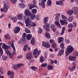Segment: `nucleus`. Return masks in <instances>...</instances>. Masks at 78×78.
<instances>
[{
  "mask_svg": "<svg viewBox=\"0 0 78 78\" xmlns=\"http://www.w3.org/2000/svg\"><path fill=\"white\" fill-rule=\"evenodd\" d=\"M74 50L73 46L69 45L67 47L66 50V56L69 55V54H70Z\"/></svg>",
  "mask_w": 78,
  "mask_h": 78,
  "instance_id": "f03ea898",
  "label": "nucleus"
},
{
  "mask_svg": "<svg viewBox=\"0 0 78 78\" xmlns=\"http://www.w3.org/2000/svg\"><path fill=\"white\" fill-rule=\"evenodd\" d=\"M73 17L72 16H69L68 17V20L69 22H72V20H73Z\"/></svg>",
  "mask_w": 78,
  "mask_h": 78,
  "instance_id": "c03bdc74",
  "label": "nucleus"
},
{
  "mask_svg": "<svg viewBox=\"0 0 78 78\" xmlns=\"http://www.w3.org/2000/svg\"><path fill=\"white\" fill-rule=\"evenodd\" d=\"M57 46V45H56V44L55 43L52 44V47L53 48H56Z\"/></svg>",
  "mask_w": 78,
  "mask_h": 78,
  "instance_id": "3c124183",
  "label": "nucleus"
},
{
  "mask_svg": "<svg viewBox=\"0 0 78 78\" xmlns=\"http://www.w3.org/2000/svg\"><path fill=\"white\" fill-rule=\"evenodd\" d=\"M25 31L26 33H30L31 32H30V30L28 28H26L25 29Z\"/></svg>",
  "mask_w": 78,
  "mask_h": 78,
  "instance_id": "a19ab883",
  "label": "nucleus"
},
{
  "mask_svg": "<svg viewBox=\"0 0 78 78\" xmlns=\"http://www.w3.org/2000/svg\"><path fill=\"white\" fill-rule=\"evenodd\" d=\"M47 69L48 70H52L53 69V67L52 66H48Z\"/></svg>",
  "mask_w": 78,
  "mask_h": 78,
  "instance_id": "ea45409f",
  "label": "nucleus"
},
{
  "mask_svg": "<svg viewBox=\"0 0 78 78\" xmlns=\"http://www.w3.org/2000/svg\"><path fill=\"white\" fill-rule=\"evenodd\" d=\"M49 42L51 44H54V43H55V40L51 39L50 40Z\"/></svg>",
  "mask_w": 78,
  "mask_h": 78,
  "instance_id": "603ef678",
  "label": "nucleus"
},
{
  "mask_svg": "<svg viewBox=\"0 0 78 78\" xmlns=\"http://www.w3.org/2000/svg\"><path fill=\"white\" fill-rule=\"evenodd\" d=\"M73 66H75V62L74 61L73 63Z\"/></svg>",
  "mask_w": 78,
  "mask_h": 78,
  "instance_id": "774afa93",
  "label": "nucleus"
},
{
  "mask_svg": "<svg viewBox=\"0 0 78 78\" xmlns=\"http://www.w3.org/2000/svg\"><path fill=\"white\" fill-rule=\"evenodd\" d=\"M0 52L1 56H2V55L3 54V51L2 48H0Z\"/></svg>",
  "mask_w": 78,
  "mask_h": 78,
  "instance_id": "a18cd8bd",
  "label": "nucleus"
},
{
  "mask_svg": "<svg viewBox=\"0 0 78 78\" xmlns=\"http://www.w3.org/2000/svg\"><path fill=\"white\" fill-rule=\"evenodd\" d=\"M26 58L27 59L30 60L33 59V56H32V52L27 53L26 56Z\"/></svg>",
  "mask_w": 78,
  "mask_h": 78,
  "instance_id": "6e6552de",
  "label": "nucleus"
},
{
  "mask_svg": "<svg viewBox=\"0 0 78 78\" xmlns=\"http://www.w3.org/2000/svg\"><path fill=\"white\" fill-rule=\"evenodd\" d=\"M46 1H47V0H41V2H40L39 3V6H42L43 9L45 8V2H46Z\"/></svg>",
  "mask_w": 78,
  "mask_h": 78,
  "instance_id": "423d86ee",
  "label": "nucleus"
},
{
  "mask_svg": "<svg viewBox=\"0 0 78 78\" xmlns=\"http://www.w3.org/2000/svg\"><path fill=\"white\" fill-rule=\"evenodd\" d=\"M11 71H9L7 73V75H11Z\"/></svg>",
  "mask_w": 78,
  "mask_h": 78,
  "instance_id": "680f3d73",
  "label": "nucleus"
},
{
  "mask_svg": "<svg viewBox=\"0 0 78 78\" xmlns=\"http://www.w3.org/2000/svg\"><path fill=\"white\" fill-rule=\"evenodd\" d=\"M55 23L56 26L58 27L59 28H62V27H61V26L60 24V23H59V22L56 21L55 22Z\"/></svg>",
  "mask_w": 78,
  "mask_h": 78,
  "instance_id": "b1692460",
  "label": "nucleus"
},
{
  "mask_svg": "<svg viewBox=\"0 0 78 78\" xmlns=\"http://www.w3.org/2000/svg\"><path fill=\"white\" fill-rule=\"evenodd\" d=\"M50 24L48 23L46 24V28H50Z\"/></svg>",
  "mask_w": 78,
  "mask_h": 78,
  "instance_id": "5fc2aeb1",
  "label": "nucleus"
},
{
  "mask_svg": "<svg viewBox=\"0 0 78 78\" xmlns=\"http://www.w3.org/2000/svg\"><path fill=\"white\" fill-rule=\"evenodd\" d=\"M20 30V28L19 27H17L15 28L14 30V33L15 34H17L18 33H19Z\"/></svg>",
  "mask_w": 78,
  "mask_h": 78,
  "instance_id": "ddd939ff",
  "label": "nucleus"
},
{
  "mask_svg": "<svg viewBox=\"0 0 78 78\" xmlns=\"http://www.w3.org/2000/svg\"><path fill=\"white\" fill-rule=\"evenodd\" d=\"M2 59L3 61H6L7 59V57L6 56H3L2 57Z\"/></svg>",
  "mask_w": 78,
  "mask_h": 78,
  "instance_id": "09e8293b",
  "label": "nucleus"
},
{
  "mask_svg": "<svg viewBox=\"0 0 78 78\" xmlns=\"http://www.w3.org/2000/svg\"><path fill=\"white\" fill-rule=\"evenodd\" d=\"M32 38V35L31 34H28L27 35L26 39L27 40H30Z\"/></svg>",
  "mask_w": 78,
  "mask_h": 78,
  "instance_id": "aec40b11",
  "label": "nucleus"
},
{
  "mask_svg": "<svg viewBox=\"0 0 78 78\" xmlns=\"http://www.w3.org/2000/svg\"><path fill=\"white\" fill-rule=\"evenodd\" d=\"M60 47L62 49H64V43H62L60 44Z\"/></svg>",
  "mask_w": 78,
  "mask_h": 78,
  "instance_id": "c9c22d12",
  "label": "nucleus"
},
{
  "mask_svg": "<svg viewBox=\"0 0 78 78\" xmlns=\"http://www.w3.org/2000/svg\"><path fill=\"white\" fill-rule=\"evenodd\" d=\"M64 31L62 30L61 32L60 33V34L61 35H63V34H64Z\"/></svg>",
  "mask_w": 78,
  "mask_h": 78,
  "instance_id": "e2e57ef3",
  "label": "nucleus"
},
{
  "mask_svg": "<svg viewBox=\"0 0 78 78\" xmlns=\"http://www.w3.org/2000/svg\"><path fill=\"white\" fill-rule=\"evenodd\" d=\"M2 48L4 49V50H7L9 48H11L10 46H8L7 45L5 44V43H3L2 45Z\"/></svg>",
  "mask_w": 78,
  "mask_h": 78,
  "instance_id": "f8f14e48",
  "label": "nucleus"
},
{
  "mask_svg": "<svg viewBox=\"0 0 78 78\" xmlns=\"http://www.w3.org/2000/svg\"><path fill=\"white\" fill-rule=\"evenodd\" d=\"M75 69H76V66H73L72 68H71V67H69V69L70 72H73V71Z\"/></svg>",
  "mask_w": 78,
  "mask_h": 78,
  "instance_id": "bb28decb",
  "label": "nucleus"
},
{
  "mask_svg": "<svg viewBox=\"0 0 78 78\" xmlns=\"http://www.w3.org/2000/svg\"><path fill=\"white\" fill-rule=\"evenodd\" d=\"M40 61L41 63H42L44 62V57L43 56L41 57Z\"/></svg>",
  "mask_w": 78,
  "mask_h": 78,
  "instance_id": "49530a36",
  "label": "nucleus"
},
{
  "mask_svg": "<svg viewBox=\"0 0 78 78\" xmlns=\"http://www.w3.org/2000/svg\"><path fill=\"white\" fill-rule=\"evenodd\" d=\"M36 19L37 20H38L39 19V16L38 15H37L36 16Z\"/></svg>",
  "mask_w": 78,
  "mask_h": 78,
  "instance_id": "0e129e2a",
  "label": "nucleus"
},
{
  "mask_svg": "<svg viewBox=\"0 0 78 78\" xmlns=\"http://www.w3.org/2000/svg\"><path fill=\"white\" fill-rule=\"evenodd\" d=\"M74 55L75 56H78V52L77 51H75L74 52Z\"/></svg>",
  "mask_w": 78,
  "mask_h": 78,
  "instance_id": "4d7b16f0",
  "label": "nucleus"
},
{
  "mask_svg": "<svg viewBox=\"0 0 78 78\" xmlns=\"http://www.w3.org/2000/svg\"><path fill=\"white\" fill-rule=\"evenodd\" d=\"M19 5L20 6V7H21L22 8H24L25 7V5L23 3H20L19 4Z\"/></svg>",
  "mask_w": 78,
  "mask_h": 78,
  "instance_id": "473e14b6",
  "label": "nucleus"
},
{
  "mask_svg": "<svg viewBox=\"0 0 78 78\" xmlns=\"http://www.w3.org/2000/svg\"><path fill=\"white\" fill-rule=\"evenodd\" d=\"M5 38L7 39H8V40H10V39H11V37L9 34H6L5 35Z\"/></svg>",
  "mask_w": 78,
  "mask_h": 78,
  "instance_id": "7c9ffc66",
  "label": "nucleus"
},
{
  "mask_svg": "<svg viewBox=\"0 0 78 78\" xmlns=\"http://www.w3.org/2000/svg\"><path fill=\"white\" fill-rule=\"evenodd\" d=\"M17 0H11V2L13 4H15V3H16L17 2Z\"/></svg>",
  "mask_w": 78,
  "mask_h": 78,
  "instance_id": "8fccbe9b",
  "label": "nucleus"
},
{
  "mask_svg": "<svg viewBox=\"0 0 78 78\" xmlns=\"http://www.w3.org/2000/svg\"><path fill=\"white\" fill-rule=\"evenodd\" d=\"M68 28H72L73 27V24L72 23L69 24L68 25Z\"/></svg>",
  "mask_w": 78,
  "mask_h": 78,
  "instance_id": "864d4df0",
  "label": "nucleus"
},
{
  "mask_svg": "<svg viewBox=\"0 0 78 78\" xmlns=\"http://www.w3.org/2000/svg\"><path fill=\"white\" fill-rule=\"evenodd\" d=\"M11 46L13 49L14 51H16V48H15V47H14V44L13 43H12L11 44Z\"/></svg>",
  "mask_w": 78,
  "mask_h": 78,
  "instance_id": "f704fd0d",
  "label": "nucleus"
},
{
  "mask_svg": "<svg viewBox=\"0 0 78 78\" xmlns=\"http://www.w3.org/2000/svg\"><path fill=\"white\" fill-rule=\"evenodd\" d=\"M4 3L5 5H4V9L3 10L2 8H1L0 10L1 11H3L4 12H6V11H7V12L8 11V9L9 8V7L7 6V5H6V4L5 3Z\"/></svg>",
  "mask_w": 78,
  "mask_h": 78,
  "instance_id": "9b49d317",
  "label": "nucleus"
},
{
  "mask_svg": "<svg viewBox=\"0 0 78 78\" xmlns=\"http://www.w3.org/2000/svg\"><path fill=\"white\" fill-rule=\"evenodd\" d=\"M42 45L43 47H45L46 48H50V45L49 44L46 42L45 41H42Z\"/></svg>",
  "mask_w": 78,
  "mask_h": 78,
  "instance_id": "39448f33",
  "label": "nucleus"
},
{
  "mask_svg": "<svg viewBox=\"0 0 78 78\" xmlns=\"http://www.w3.org/2000/svg\"><path fill=\"white\" fill-rule=\"evenodd\" d=\"M29 25H30L32 27H34L36 26V24L35 23H34V22H31L30 23V24Z\"/></svg>",
  "mask_w": 78,
  "mask_h": 78,
  "instance_id": "c756f323",
  "label": "nucleus"
},
{
  "mask_svg": "<svg viewBox=\"0 0 78 78\" xmlns=\"http://www.w3.org/2000/svg\"><path fill=\"white\" fill-rule=\"evenodd\" d=\"M55 25L52 24L51 25L50 28L51 29H53L54 28H55Z\"/></svg>",
  "mask_w": 78,
  "mask_h": 78,
  "instance_id": "bf43d9fd",
  "label": "nucleus"
},
{
  "mask_svg": "<svg viewBox=\"0 0 78 78\" xmlns=\"http://www.w3.org/2000/svg\"><path fill=\"white\" fill-rule=\"evenodd\" d=\"M30 43L32 45H34L35 44V40H34V38L32 37L30 41Z\"/></svg>",
  "mask_w": 78,
  "mask_h": 78,
  "instance_id": "cd10ccee",
  "label": "nucleus"
},
{
  "mask_svg": "<svg viewBox=\"0 0 78 78\" xmlns=\"http://www.w3.org/2000/svg\"><path fill=\"white\" fill-rule=\"evenodd\" d=\"M47 63H43L41 66V67H47Z\"/></svg>",
  "mask_w": 78,
  "mask_h": 78,
  "instance_id": "79ce46f5",
  "label": "nucleus"
},
{
  "mask_svg": "<svg viewBox=\"0 0 78 78\" xmlns=\"http://www.w3.org/2000/svg\"><path fill=\"white\" fill-rule=\"evenodd\" d=\"M5 53L9 56V58H13V56H14V55H15L16 54V53L15 52H13L12 53L10 51H9L8 50H7L5 51Z\"/></svg>",
  "mask_w": 78,
  "mask_h": 78,
  "instance_id": "20e7f679",
  "label": "nucleus"
},
{
  "mask_svg": "<svg viewBox=\"0 0 78 78\" xmlns=\"http://www.w3.org/2000/svg\"><path fill=\"white\" fill-rule=\"evenodd\" d=\"M55 3L56 5H62V4H63V2L62 1L60 0V1H56L55 2Z\"/></svg>",
  "mask_w": 78,
  "mask_h": 78,
  "instance_id": "393cba45",
  "label": "nucleus"
},
{
  "mask_svg": "<svg viewBox=\"0 0 78 78\" xmlns=\"http://www.w3.org/2000/svg\"><path fill=\"white\" fill-rule=\"evenodd\" d=\"M41 52V50H39L38 51V49L37 48L35 49L33 51V54L34 55H39L40 53Z\"/></svg>",
  "mask_w": 78,
  "mask_h": 78,
  "instance_id": "0eeeda50",
  "label": "nucleus"
},
{
  "mask_svg": "<svg viewBox=\"0 0 78 78\" xmlns=\"http://www.w3.org/2000/svg\"><path fill=\"white\" fill-rule=\"evenodd\" d=\"M9 18H11V20H13V22H16V21H17V19L16 17L15 16L14 17H11V16H9Z\"/></svg>",
  "mask_w": 78,
  "mask_h": 78,
  "instance_id": "412c9836",
  "label": "nucleus"
},
{
  "mask_svg": "<svg viewBox=\"0 0 78 78\" xmlns=\"http://www.w3.org/2000/svg\"><path fill=\"white\" fill-rule=\"evenodd\" d=\"M64 38L62 37H58L57 38V41L58 44L61 43V42L63 41Z\"/></svg>",
  "mask_w": 78,
  "mask_h": 78,
  "instance_id": "a211bd4d",
  "label": "nucleus"
},
{
  "mask_svg": "<svg viewBox=\"0 0 78 78\" xmlns=\"http://www.w3.org/2000/svg\"><path fill=\"white\" fill-rule=\"evenodd\" d=\"M24 13L26 16H30V19L33 20L36 17V15L34 14H31V12L28 9H26L24 12Z\"/></svg>",
  "mask_w": 78,
  "mask_h": 78,
  "instance_id": "f257e3e1",
  "label": "nucleus"
},
{
  "mask_svg": "<svg viewBox=\"0 0 78 78\" xmlns=\"http://www.w3.org/2000/svg\"><path fill=\"white\" fill-rule=\"evenodd\" d=\"M47 3L48 5L50 6L51 5V0H48Z\"/></svg>",
  "mask_w": 78,
  "mask_h": 78,
  "instance_id": "e433bc0d",
  "label": "nucleus"
},
{
  "mask_svg": "<svg viewBox=\"0 0 78 78\" xmlns=\"http://www.w3.org/2000/svg\"><path fill=\"white\" fill-rule=\"evenodd\" d=\"M43 28H44V29H46V28H47V27H46V25H44L43 26Z\"/></svg>",
  "mask_w": 78,
  "mask_h": 78,
  "instance_id": "338daca9",
  "label": "nucleus"
},
{
  "mask_svg": "<svg viewBox=\"0 0 78 78\" xmlns=\"http://www.w3.org/2000/svg\"><path fill=\"white\" fill-rule=\"evenodd\" d=\"M62 19L64 20H67V17L63 15H62Z\"/></svg>",
  "mask_w": 78,
  "mask_h": 78,
  "instance_id": "72a5a7b5",
  "label": "nucleus"
},
{
  "mask_svg": "<svg viewBox=\"0 0 78 78\" xmlns=\"http://www.w3.org/2000/svg\"><path fill=\"white\" fill-rule=\"evenodd\" d=\"M65 30H66V27H63L62 28V31L64 32V31H65Z\"/></svg>",
  "mask_w": 78,
  "mask_h": 78,
  "instance_id": "052dcab7",
  "label": "nucleus"
},
{
  "mask_svg": "<svg viewBox=\"0 0 78 78\" xmlns=\"http://www.w3.org/2000/svg\"><path fill=\"white\" fill-rule=\"evenodd\" d=\"M42 29L40 27H39L38 33H39V34H41L42 33Z\"/></svg>",
  "mask_w": 78,
  "mask_h": 78,
  "instance_id": "4c0bfd02",
  "label": "nucleus"
},
{
  "mask_svg": "<svg viewBox=\"0 0 78 78\" xmlns=\"http://www.w3.org/2000/svg\"><path fill=\"white\" fill-rule=\"evenodd\" d=\"M68 59L69 61H76V57L74 56H69L68 58Z\"/></svg>",
  "mask_w": 78,
  "mask_h": 78,
  "instance_id": "dca6fc26",
  "label": "nucleus"
},
{
  "mask_svg": "<svg viewBox=\"0 0 78 78\" xmlns=\"http://www.w3.org/2000/svg\"><path fill=\"white\" fill-rule=\"evenodd\" d=\"M60 21L61 25H64V24L66 25H67V21H64L62 20L61 19L60 20Z\"/></svg>",
  "mask_w": 78,
  "mask_h": 78,
  "instance_id": "f3484780",
  "label": "nucleus"
},
{
  "mask_svg": "<svg viewBox=\"0 0 78 78\" xmlns=\"http://www.w3.org/2000/svg\"><path fill=\"white\" fill-rule=\"evenodd\" d=\"M31 12H33V13H34V14H36L37 12V10L36 9H33L31 10Z\"/></svg>",
  "mask_w": 78,
  "mask_h": 78,
  "instance_id": "37998d69",
  "label": "nucleus"
},
{
  "mask_svg": "<svg viewBox=\"0 0 78 78\" xmlns=\"http://www.w3.org/2000/svg\"><path fill=\"white\" fill-rule=\"evenodd\" d=\"M28 47V44L25 45L24 47L23 48V50L24 51H26L27 50V48Z\"/></svg>",
  "mask_w": 78,
  "mask_h": 78,
  "instance_id": "2f4dec72",
  "label": "nucleus"
},
{
  "mask_svg": "<svg viewBox=\"0 0 78 78\" xmlns=\"http://www.w3.org/2000/svg\"><path fill=\"white\" fill-rule=\"evenodd\" d=\"M52 30H53V32H55L56 30V28H54Z\"/></svg>",
  "mask_w": 78,
  "mask_h": 78,
  "instance_id": "69168bd1",
  "label": "nucleus"
},
{
  "mask_svg": "<svg viewBox=\"0 0 78 78\" xmlns=\"http://www.w3.org/2000/svg\"><path fill=\"white\" fill-rule=\"evenodd\" d=\"M27 35V34L25 33H24L22 36V38L24 39H25V38L26 37V36Z\"/></svg>",
  "mask_w": 78,
  "mask_h": 78,
  "instance_id": "de8ad7c7",
  "label": "nucleus"
},
{
  "mask_svg": "<svg viewBox=\"0 0 78 78\" xmlns=\"http://www.w3.org/2000/svg\"><path fill=\"white\" fill-rule=\"evenodd\" d=\"M30 68L32 70H33L34 71H36V70H37V69H38L37 67H35L33 66H31L30 67Z\"/></svg>",
  "mask_w": 78,
  "mask_h": 78,
  "instance_id": "a878e982",
  "label": "nucleus"
},
{
  "mask_svg": "<svg viewBox=\"0 0 78 78\" xmlns=\"http://www.w3.org/2000/svg\"><path fill=\"white\" fill-rule=\"evenodd\" d=\"M55 20H56L58 21L59 20V17H61V15H60V14L58 13L55 14Z\"/></svg>",
  "mask_w": 78,
  "mask_h": 78,
  "instance_id": "4be33fe9",
  "label": "nucleus"
},
{
  "mask_svg": "<svg viewBox=\"0 0 78 78\" xmlns=\"http://www.w3.org/2000/svg\"><path fill=\"white\" fill-rule=\"evenodd\" d=\"M23 14L21 13V14H19L18 15L17 17L19 20H22V19L23 17Z\"/></svg>",
  "mask_w": 78,
  "mask_h": 78,
  "instance_id": "4468645a",
  "label": "nucleus"
},
{
  "mask_svg": "<svg viewBox=\"0 0 78 78\" xmlns=\"http://www.w3.org/2000/svg\"><path fill=\"white\" fill-rule=\"evenodd\" d=\"M20 66H24V64L21 63V64H18L16 65V66H12V68L14 69L15 70H17V69H19Z\"/></svg>",
  "mask_w": 78,
  "mask_h": 78,
  "instance_id": "9d476101",
  "label": "nucleus"
},
{
  "mask_svg": "<svg viewBox=\"0 0 78 78\" xmlns=\"http://www.w3.org/2000/svg\"><path fill=\"white\" fill-rule=\"evenodd\" d=\"M33 2L34 5H32L33 4H29L28 5L29 9H32V8H36L37 9H38V7L35 5L37 3V1L36 0H34L33 1Z\"/></svg>",
  "mask_w": 78,
  "mask_h": 78,
  "instance_id": "7ed1b4c3",
  "label": "nucleus"
},
{
  "mask_svg": "<svg viewBox=\"0 0 78 78\" xmlns=\"http://www.w3.org/2000/svg\"><path fill=\"white\" fill-rule=\"evenodd\" d=\"M56 36H58L59 35V32L58 31H57L55 34Z\"/></svg>",
  "mask_w": 78,
  "mask_h": 78,
  "instance_id": "13d9d810",
  "label": "nucleus"
},
{
  "mask_svg": "<svg viewBox=\"0 0 78 78\" xmlns=\"http://www.w3.org/2000/svg\"><path fill=\"white\" fill-rule=\"evenodd\" d=\"M72 9L74 11H78V7H74L72 8Z\"/></svg>",
  "mask_w": 78,
  "mask_h": 78,
  "instance_id": "58836bf2",
  "label": "nucleus"
},
{
  "mask_svg": "<svg viewBox=\"0 0 78 78\" xmlns=\"http://www.w3.org/2000/svg\"><path fill=\"white\" fill-rule=\"evenodd\" d=\"M65 42L66 44H69V43L70 42V41L68 39H66Z\"/></svg>",
  "mask_w": 78,
  "mask_h": 78,
  "instance_id": "6e6d98bb",
  "label": "nucleus"
},
{
  "mask_svg": "<svg viewBox=\"0 0 78 78\" xmlns=\"http://www.w3.org/2000/svg\"><path fill=\"white\" fill-rule=\"evenodd\" d=\"M45 37H46V38H49V37H50V33L48 32H46L45 33Z\"/></svg>",
  "mask_w": 78,
  "mask_h": 78,
  "instance_id": "c85d7f7f",
  "label": "nucleus"
},
{
  "mask_svg": "<svg viewBox=\"0 0 78 78\" xmlns=\"http://www.w3.org/2000/svg\"><path fill=\"white\" fill-rule=\"evenodd\" d=\"M64 50L63 49H62L59 50L58 51V53L57 54V56H61L64 54Z\"/></svg>",
  "mask_w": 78,
  "mask_h": 78,
  "instance_id": "2eb2a0df",
  "label": "nucleus"
},
{
  "mask_svg": "<svg viewBox=\"0 0 78 78\" xmlns=\"http://www.w3.org/2000/svg\"><path fill=\"white\" fill-rule=\"evenodd\" d=\"M49 19V17L48 16H47L46 17H45L44 18V22L45 24L47 23Z\"/></svg>",
  "mask_w": 78,
  "mask_h": 78,
  "instance_id": "5701e85b",
  "label": "nucleus"
},
{
  "mask_svg": "<svg viewBox=\"0 0 78 78\" xmlns=\"http://www.w3.org/2000/svg\"><path fill=\"white\" fill-rule=\"evenodd\" d=\"M31 21L30 20V18L27 17L25 20V22L26 23L27 27H28L30 25Z\"/></svg>",
  "mask_w": 78,
  "mask_h": 78,
  "instance_id": "1a4fd4ad",
  "label": "nucleus"
},
{
  "mask_svg": "<svg viewBox=\"0 0 78 78\" xmlns=\"http://www.w3.org/2000/svg\"><path fill=\"white\" fill-rule=\"evenodd\" d=\"M67 14L69 16H71L73 14V11L72 10H69L66 12Z\"/></svg>",
  "mask_w": 78,
  "mask_h": 78,
  "instance_id": "6ab92c4d",
  "label": "nucleus"
}]
</instances>
